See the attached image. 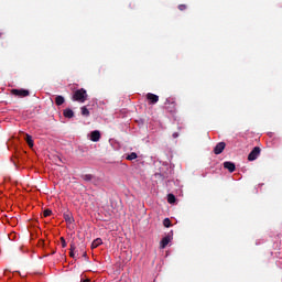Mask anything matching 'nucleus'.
Instances as JSON below:
<instances>
[{"instance_id":"nucleus-1","label":"nucleus","mask_w":282,"mask_h":282,"mask_svg":"<svg viewBox=\"0 0 282 282\" xmlns=\"http://www.w3.org/2000/svg\"><path fill=\"white\" fill-rule=\"evenodd\" d=\"M73 100L76 102H85L87 100V90H85V88L76 90L73 95Z\"/></svg>"},{"instance_id":"nucleus-2","label":"nucleus","mask_w":282,"mask_h":282,"mask_svg":"<svg viewBox=\"0 0 282 282\" xmlns=\"http://www.w3.org/2000/svg\"><path fill=\"white\" fill-rule=\"evenodd\" d=\"M259 155H261V148L254 147L248 155V161L254 162V160H257V158H259Z\"/></svg>"},{"instance_id":"nucleus-3","label":"nucleus","mask_w":282,"mask_h":282,"mask_svg":"<svg viewBox=\"0 0 282 282\" xmlns=\"http://www.w3.org/2000/svg\"><path fill=\"white\" fill-rule=\"evenodd\" d=\"M147 100L149 101V105H158V102H160V96L153 93H148Z\"/></svg>"},{"instance_id":"nucleus-4","label":"nucleus","mask_w":282,"mask_h":282,"mask_svg":"<svg viewBox=\"0 0 282 282\" xmlns=\"http://www.w3.org/2000/svg\"><path fill=\"white\" fill-rule=\"evenodd\" d=\"M11 94H13V96H19L20 98H25V97L30 96V90L12 89Z\"/></svg>"},{"instance_id":"nucleus-5","label":"nucleus","mask_w":282,"mask_h":282,"mask_svg":"<svg viewBox=\"0 0 282 282\" xmlns=\"http://www.w3.org/2000/svg\"><path fill=\"white\" fill-rule=\"evenodd\" d=\"M224 149H226V142H219L214 148L215 155H221L224 153Z\"/></svg>"},{"instance_id":"nucleus-6","label":"nucleus","mask_w":282,"mask_h":282,"mask_svg":"<svg viewBox=\"0 0 282 282\" xmlns=\"http://www.w3.org/2000/svg\"><path fill=\"white\" fill-rule=\"evenodd\" d=\"M224 169H227L229 173H235V171H237V166L235 165L234 162H230V161L224 162Z\"/></svg>"},{"instance_id":"nucleus-7","label":"nucleus","mask_w":282,"mask_h":282,"mask_svg":"<svg viewBox=\"0 0 282 282\" xmlns=\"http://www.w3.org/2000/svg\"><path fill=\"white\" fill-rule=\"evenodd\" d=\"M91 142H99L100 141V131L95 130L90 133Z\"/></svg>"},{"instance_id":"nucleus-8","label":"nucleus","mask_w":282,"mask_h":282,"mask_svg":"<svg viewBox=\"0 0 282 282\" xmlns=\"http://www.w3.org/2000/svg\"><path fill=\"white\" fill-rule=\"evenodd\" d=\"M169 243H171V237L166 236L161 240L160 248L164 250V248H166Z\"/></svg>"},{"instance_id":"nucleus-9","label":"nucleus","mask_w":282,"mask_h":282,"mask_svg":"<svg viewBox=\"0 0 282 282\" xmlns=\"http://www.w3.org/2000/svg\"><path fill=\"white\" fill-rule=\"evenodd\" d=\"M64 219L66 224H74V216H72L70 212L64 213Z\"/></svg>"},{"instance_id":"nucleus-10","label":"nucleus","mask_w":282,"mask_h":282,"mask_svg":"<svg viewBox=\"0 0 282 282\" xmlns=\"http://www.w3.org/2000/svg\"><path fill=\"white\" fill-rule=\"evenodd\" d=\"M64 102H65V97L64 96L58 95L55 98V105H57V107H61V105H64Z\"/></svg>"},{"instance_id":"nucleus-11","label":"nucleus","mask_w":282,"mask_h":282,"mask_svg":"<svg viewBox=\"0 0 282 282\" xmlns=\"http://www.w3.org/2000/svg\"><path fill=\"white\" fill-rule=\"evenodd\" d=\"M63 115H64V118H74V110L66 108Z\"/></svg>"},{"instance_id":"nucleus-12","label":"nucleus","mask_w":282,"mask_h":282,"mask_svg":"<svg viewBox=\"0 0 282 282\" xmlns=\"http://www.w3.org/2000/svg\"><path fill=\"white\" fill-rule=\"evenodd\" d=\"M98 246H102V239L101 238H97L93 241L91 249L94 250V249L98 248Z\"/></svg>"},{"instance_id":"nucleus-13","label":"nucleus","mask_w":282,"mask_h":282,"mask_svg":"<svg viewBox=\"0 0 282 282\" xmlns=\"http://www.w3.org/2000/svg\"><path fill=\"white\" fill-rule=\"evenodd\" d=\"M25 141L30 148L34 147V140H32V135L26 134Z\"/></svg>"},{"instance_id":"nucleus-14","label":"nucleus","mask_w":282,"mask_h":282,"mask_svg":"<svg viewBox=\"0 0 282 282\" xmlns=\"http://www.w3.org/2000/svg\"><path fill=\"white\" fill-rule=\"evenodd\" d=\"M126 160H129V161L138 160V153L132 152V153L128 154V155L126 156Z\"/></svg>"},{"instance_id":"nucleus-15","label":"nucleus","mask_w":282,"mask_h":282,"mask_svg":"<svg viewBox=\"0 0 282 282\" xmlns=\"http://www.w3.org/2000/svg\"><path fill=\"white\" fill-rule=\"evenodd\" d=\"M167 202H169V204H175V202H176L175 195L169 194Z\"/></svg>"},{"instance_id":"nucleus-16","label":"nucleus","mask_w":282,"mask_h":282,"mask_svg":"<svg viewBox=\"0 0 282 282\" xmlns=\"http://www.w3.org/2000/svg\"><path fill=\"white\" fill-rule=\"evenodd\" d=\"M82 178H83L85 182H91V180H94V175H91V174H86V175H83Z\"/></svg>"},{"instance_id":"nucleus-17","label":"nucleus","mask_w":282,"mask_h":282,"mask_svg":"<svg viewBox=\"0 0 282 282\" xmlns=\"http://www.w3.org/2000/svg\"><path fill=\"white\" fill-rule=\"evenodd\" d=\"M82 116H85L86 118L89 116V109L87 107H82Z\"/></svg>"},{"instance_id":"nucleus-18","label":"nucleus","mask_w":282,"mask_h":282,"mask_svg":"<svg viewBox=\"0 0 282 282\" xmlns=\"http://www.w3.org/2000/svg\"><path fill=\"white\" fill-rule=\"evenodd\" d=\"M163 226H164L165 228H171V219L165 218V219L163 220Z\"/></svg>"},{"instance_id":"nucleus-19","label":"nucleus","mask_w":282,"mask_h":282,"mask_svg":"<svg viewBox=\"0 0 282 282\" xmlns=\"http://www.w3.org/2000/svg\"><path fill=\"white\" fill-rule=\"evenodd\" d=\"M50 216H52V210L51 209H45L43 212V217H50Z\"/></svg>"},{"instance_id":"nucleus-20","label":"nucleus","mask_w":282,"mask_h":282,"mask_svg":"<svg viewBox=\"0 0 282 282\" xmlns=\"http://www.w3.org/2000/svg\"><path fill=\"white\" fill-rule=\"evenodd\" d=\"M59 241L62 243V248H67V241H65V238L64 237H61L59 238Z\"/></svg>"},{"instance_id":"nucleus-21","label":"nucleus","mask_w":282,"mask_h":282,"mask_svg":"<svg viewBox=\"0 0 282 282\" xmlns=\"http://www.w3.org/2000/svg\"><path fill=\"white\" fill-rule=\"evenodd\" d=\"M186 4H180L178 6V10H181V12H184V10H186Z\"/></svg>"},{"instance_id":"nucleus-22","label":"nucleus","mask_w":282,"mask_h":282,"mask_svg":"<svg viewBox=\"0 0 282 282\" xmlns=\"http://www.w3.org/2000/svg\"><path fill=\"white\" fill-rule=\"evenodd\" d=\"M70 251H74V250H76V243H74V242H70V249H69Z\"/></svg>"},{"instance_id":"nucleus-23","label":"nucleus","mask_w":282,"mask_h":282,"mask_svg":"<svg viewBox=\"0 0 282 282\" xmlns=\"http://www.w3.org/2000/svg\"><path fill=\"white\" fill-rule=\"evenodd\" d=\"M172 137H173V138H180V133L174 132V133L172 134Z\"/></svg>"},{"instance_id":"nucleus-24","label":"nucleus","mask_w":282,"mask_h":282,"mask_svg":"<svg viewBox=\"0 0 282 282\" xmlns=\"http://www.w3.org/2000/svg\"><path fill=\"white\" fill-rule=\"evenodd\" d=\"M69 257H72V259H74V257H75L74 251H69Z\"/></svg>"},{"instance_id":"nucleus-25","label":"nucleus","mask_w":282,"mask_h":282,"mask_svg":"<svg viewBox=\"0 0 282 282\" xmlns=\"http://www.w3.org/2000/svg\"><path fill=\"white\" fill-rule=\"evenodd\" d=\"M82 282H91V280L86 279V280H83Z\"/></svg>"},{"instance_id":"nucleus-26","label":"nucleus","mask_w":282,"mask_h":282,"mask_svg":"<svg viewBox=\"0 0 282 282\" xmlns=\"http://www.w3.org/2000/svg\"><path fill=\"white\" fill-rule=\"evenodd\" d=\"M169 102H171V101L169 99H166L165 105H169Z\"/></svg>"},{"instance_id":"nucleus-27","label":"nucleus","mask_w":282,"mask_h":282,"mask_svg":"<svg viewBox=\"0 0 282 282\" xmlns=\"http://www.w3.org/2000/svg\"><path fill=\"white\" fill-rule=\"evenodd\" d=\"M83 257H87V252H84Z\"/></svg>"},{"instance_id":"nucleus-28","label":"nucleus","mask_w":282,"mask_h":282,"mask_svg":"<svg viewBox=\"0 0 282 282\" xmlns=\"http://www.w3.org/2000/svg\"><path fill=\"white\" fill-rule=\"evenodd\" d=\"M173 107H175V102H172Z\"/></svg>"}]
</instances>
